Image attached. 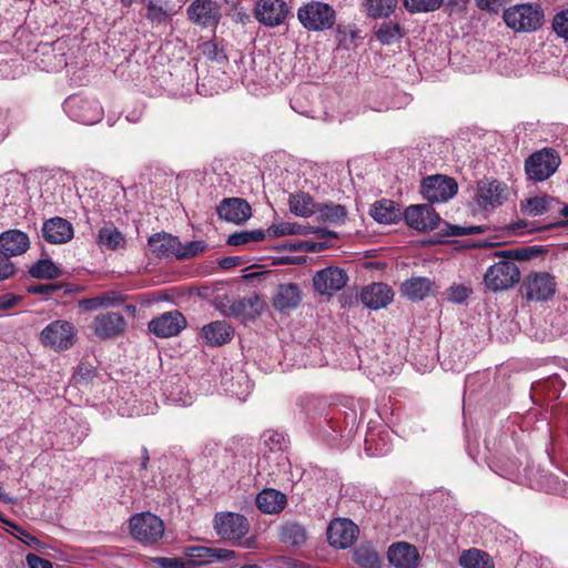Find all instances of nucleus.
<instances>
[{
    "instance_id": "obj_1",
    "label": "nucleus",
    "mask_w": 568,
    "mask_h": 568,
    "mask_svg": "<svg viewBox=\"0 0 568 568\" xmlns=\"http://www.w3.org/2000/svg\"><path fill=\"white\" fill-rule=\"evenodd\" d=\"M506 26L515 32H532L544 23V11L538 4L521 3L504 11Z\"/></svg>"
},
{
    "instance_id": "obj_2",
    "label": "nucleus",
    "mask_w": 568,
    "mask_h": 568,
    "mask_svg": "<svg viewBox=\"0 0 568 568\" xmlns=\"http://www.w3.org/2000/svg\"><path fill=\"white\" fill-rule=\"evenodd\" d=\"M75 338V326L63 320L51 322L40 333L41 344L55 352L69 349L74 344Z\"/></svg>"
},
{
    "instance_id": "obj_3",
    "label": "nucleus",
    "mask_w": 568,
    "mask_h": 568,
    "mask_svg": "<svg viewBox=\"0 0 568 568\" xmlns=\"http://www.w3.org/2000/svg\"><path fill=\"white\" fill-rule=\"evenodd\" d=\"M520 281V271L516 263L500 260L488 267L484 275L485 286L493 292L506 291Z\"/></svg>"
},
{
    "instance_id": "obj_4",
    "label": "nucleus",
    "mask_w": 568,
    "mask_h": 568,
    "mask_svg": "<svg viewBox=\"0 0 568 568\" xmlns=\"http://www.w3.org/2000/svg\"><path fill=\"white\" fill-rule=\"evenodd\" d=\"M130 532L139 542L153 545L163 537L164 523L151 513L135 514L130 519Z\"/></svg>"
},
{
    "instance_id": "obj_5",
    "label": "nucleus",
    "mask_w": 568,
    "mask_h": 568,
    "mask_svg": "<svg viewBox=\"0 0 568 568\" xmlns=\"http://www.w3.org/2000/svg\"><path fill=\"white\" fill-rule=\"evenodd\" d=\"M297 17L304 28L313 31L327 30L335 23V11L324 2L313 1L298 9Z\"/></svg>"
},
{
    "instance_id": "obj_6",
    "label": "nucleus",
    "mask_w": 568,
    "mask_h": 568,
    "mask_svg": "<svg viewBox=\"0 0 568 568\" xmlns=\"http://www.w3.org/2000/svg\"><path fill=\"white\" fill-rule=\"evenodd\" d=\"M560 159L551 150H542L531 154L525 163V170L529 180L542 182L549 179L558 169Z\"/></svg>"
},
{
    "instance_id": "obj_7",
    "label": "nucleus",
    "mask_w": 568,
    "mask_h": 568,
    "mask_svg": "<svg viewBox=\"0 0 568 568\" xmlns=\"http://www.w3.org/2000/svg\"><path fill=\"white\" fill-rule=\"evenodd\" d=\"M509 195L510 191L504 182L483 179L477 183L475 201L479 207L488 210L501 206Z\"/></svg>"
},
{
    "instance_id": "obj_8",
    "label": "nucleus",
    "mask_w": 568,
    "mask_h": 568,
    "mask_svg": "<svg viewBox=\"0 0 568 568\" xmlns=\"http://www.w3.org/2000/svg\"><path fill=\"white\" fill-rule=\"evenodd\" d=\"M458 190L455 179L447 175H430L422 181L420 192L429 202H446L452 199Z\"/></svg>"
},
{
    "instance_id": "obj_9",
    "label": "nucleus",
    "mask_w": 568,
    "mask_h": 568,
    "mask_svg": "<svg viewBox=\"0 0 568 568\" xmlns=\"http://www.w3.org/2000/svg\"><path fill=\"white\" fill-rule=\"evenodd\" d=\"M555 277L546 272L528 274L521 285V292L529 301H546L556 292Z\"/></svg>"
},
{
    "instance_id": "obj_10",
    "label": "nucleus",
    "mask_w": 568,
    "mask_h": 568,
    "mask_svg": "<svg viewBox=\"0 0 568 568\" xmlns=\"http://www.w3.org/2000/svg\"><path fill=\"white\" fill-rule=\"evenodd\" d=\"M90 328L99 339H111L125 332L126 321L118 312H104L93 317Z\"/></svg>"
},
{
    "instance_id": "obj_11",
    "label": "nucleus",
    "mask_w": 568,
    "mask_h": 568,
    "mask_svg": "<svg viewBox=\"0 0 568 568\" xmlns=\"http://www.w3.org/2000/svg\"><path fill=\"white\" fill-rule=\"evenodd\" d=\"M214 529L223 539L239 540L248 531L246 518L235 513H220L214 518Z\"/></svg>"
},
{
    "instance_id": "obj_12",
    "label": "nucleus",
    "mask_w": 568,
    "mask_h": 568,
    "mask_svg": "<svg viewBox=\"0 0 568 568\" xmlns=\"http://www.w3.org/2000/svg\"><path fill=\"white\" fill-rule=\"evenodd\" d=\"M404 217L407 225L420 232L435 230L440 222L439 215L428 204L408 206Z\"/></svg>"
},
{
    "instance_id": "obj_13",
    "label": "nucleus",
    "mask_w": 568,
    "mask_h": 568,
    "mask_svg": "<svg viewBox=\"0 0 568 568\" xmlns=\"http://www.w3.org/2000/svg\"><path fill=\"white\" fill-rule=\"evenodd\" d=\"M348 281L344 270L338 267H326L318 271L313 277L315 290L322 295H331L342 290Z\"/></svg>"
},
{
    "instance_id": "obj_14",
    "label": "nucleus",
    "mask_w": 568,
    "mask_h": 568,
    "mask_svg": "<svg viewBox=\"0 0 568 568\" xmlns=\"http://www.w3.org/2000/svg\"><path fill=\"white\" fill-rule=\"evenodd\" d=\"M357 534V526L346 518L333 520L327 528V538L329 544L333 547L341 549L352 546Z\"/></svg>"
},
{
    "instance_id": "obj_15",
    "label": "nucleus",
    "mask_w": 568,
    "mask_h": 568,
    "mask_svg": "<svg viewBox=\"0 0 568 568\" xmlns=\"http://www.w3.org/2000/svg\"><path fill=\"white\" fill-rule=\"evenodd\" d=\"M186 325L183 315L175 312H168L153 318L149 323V329L158 337L168 338L178 335Z\"/></svg>"
},
{
    "instance_id": "obj_16",
    "label": "nucleus",
    "mask_w": 568,
    "mask_h": 568,
    "mask_svg": "<svg viewBox=\"0 0 568 568\" xmlns=\"http://www.w3.org/2000/svg\"><path fill=\"white\" fill-rule=\"evenodd\" d=\"M254 12L258 22L275 27L284 21L287 7L283 0H260Z\"/></svg>"
},
{
    "instance_id": "obj_17",
    "label": "nucleus",
    "mask_w": 568,
    "mask_h": 568,
    "mask_svg": "<svg viewBox=\"0 0 568 568\" xmlns=\"http://www.w3.org/2000/svg\"><path fill=\"white\" fill-rule=\"evenodd\" d=\"M217 214L227 222L242 224L251 217L252 210L245 200L230 197L221 202L217 207Z\"/></svg>"
},
{
    "instance_id": "obj_18",
    "label": "nucleus",
    "mask_w": 568,
    "mask_h": 568,
    "mask_svg": "<svg viewBox=\"0 0 568 568\" xmlns=\"http://www.w3.org/2000/svg\"><path fill=\"white\" fill-rule=\"evenodd\" d=\"M393 290L384 283H373L365 286L361 293V301L371 310H379L392 303Z\"/></svg>"
},
{
    "instance_id": "obj_19",
    "label": "nucleus",
    "mask_w": 568,
    "mask_h": 568,
    "mask_svg": "<svg viewBox=\"0 0 568 568\" xmlns=\"http://www.w3.org/2000/svg\"><path fill=\"white\" fill-rule=\"evenodd\" d=\"M191 21L201 26H212L219 21L220 9L212 0H195L187 8Z\"/></svg>"
},
{
    "instance_id": "obj_20",
    "label": "nucleus",
    "mask_w": 568,
    "mask_h": 568,
    "mask_svg": "<svg viewBox=\"0 0 568 568\" xmlns=\"http://www.w3.org/2000/svg\"><path fill=\"white\" fill-rule=\"evenodd\" d=\"M387 555L395 568H416L419 560L417 548L405 541L393 544Z\"/></svg>"
},
{
    "instance_id": "obj_21",
    "label": "nucleus",
    "mask_w": 568,
    "mask_h": 568,
    "mask_svg": "<svg viewBox=\"0 0 568 568\" xmlns=\"http://www.w3.org/2000/svg\"><path fill=\"white\" fill-rule=\"evenodd\" d=\"M42 234L48 242L62 244L73 237V227L69 221L57 216L43 223Z\"/></svg>"
},
{
    "instance_id": "obj_22",
    "label": "nucleus",
    "mask_w": 568,
    "mask_h": 568,
    "mask_svg": "<svg viewBox=\"0 0 568 568\" xmlns=\"http://www.w3.org/2000/svg\"><path fill=\"white\" fill-rule=\"evenodd\" d=\"M29 246V237L22 231L9 230L0 234V252L8 257L23 254Z\"/></svg>"
},
{
    "instance_id": "obj_23",
    "label": "nucleus",
    "mask_w": 568,
    "mask_h": 568,
    "mask_svg": "<svg viewBox=\"0 0 568 568\" xmlns=\"http://www.w3.org/2000/svg\"><path fill=\"white\" fill-rule=\"evenodd\" d=\"M68 106L74 109L73 115L83 124L91 125L102 119V109L95 101L73 98L68 100Z\"/></svg>"
},
{
    "instance_id": "obj_24",
    "label": "nucleus",
    "mask_w": 568,
    "mask_h": 568,
    "mask_svg": "<svg viewBox=\"0 0 568 568\" xmlns=\"http://www.w3.org/2000/svg\"><path fill=\"white\" fill-rule=\"evenodd\" d=\"M150 250L159 257L179 258L180 240L168 233H158L149 239Z\"/></svg>"
},
{
    "instance_id": "obj_25",
    "label": "nucleus",
    "mask_w": 568,
    "mask_h": 568,
    "mask_svg": "<svg viewBox=\"0 0 568 568\" xmlns=\"http://www.w3.org/2000/svg\"><path fill=\"white\" fill-rule=\"evenodd\" d=\"M287 504L285 494L274 488H265L256 496V506L264 514H278Z\"/></svg>"
},
{
    "instance_id": "obj_26",
    "label": "nucleus",
    "mask_w": 568,
    "mask_h": 568,
    "mask_svg": "<svg viewBox=\"0 0 568 568\" xmlns=\"http://www.w3.org/2000/svg\"><path fill=\"white\" fill-rule=\"evenodd\" d=\"M300 302V288L296 284L292 283L278 285L273 297V306L281 312L295 308Z\"/></svg>"
},
{
    "instance_id": "obj_27",
    "label": "nucleus",
    "mask_w": 568,
    "mask_h": 568,
    "mask_svg": "<svg viewBox=\"0 0 568 568\" xmlns=\"http://www.w3.org/2000/svg\"><path fill=\"white\" fill-rule=\"evenodd\" d=\"M232 327L225 321L212 322L202 328V337L211 346H220L231 341Z\"/></svg>"
},
{
    "instance_id": "obj_28",
    "label": "nucleus",
    "mask_w": 568,
    "mask_h": 568,
    "mask_svg": "<svg viewBox=\"0 0 568 568\" xmlns=\"http://www.w3.org/2000/svg\"><path fill=\"white\" fill-rule=\"evenodd\" d=\"M264 303L260 296L252 293L247 296L234 300L231 304L232 316L255 317L263 311Z\"/></svg>"
},
{
    "instance_id": "obj_29",
    "label": "nucleus",
    "mask_w": 568,
    "mask_h": 568,
    "mask_svg": "<svg viewBox=\"0 0 568 568\" xmlns=\"http://www.w3.org/2000/svg\"><path fill=\"white\" fill-rule=\"evenodd\" d=\"M398 0H364L363 12L372 19L388 18L396 10Z\"/></svg>"
},
{
    "instance_id": "obj_30",
    "label": "nucleus",
    "mask_w": 568,
    "mask_h": 568,
    "mask_svg": "<svg viewBox=\"0 0 568 568\" xmlns=\"http://www.w3.org/2000/svg\"><path fill=\"white\" fill-rule=\"evenodd\" d=\"M125 297L114 291L80 301V307L84 311H94L99 307H115L124 302Z\"/></svg>"
},
{
    "instance_id": "obj_31",
    "label": "nucleus",
    "mask_w": 568,
    "mask_h": 568,
    "mask_svg": "<svg viewBox=\"0 0 568 568\" xmlns=\"http://www.w3.org/2000/svg\"><path fill=\"white\" fill-rule=\"evenodd\" d=\"M317 219L322 222L339 225L343 224L347 217V211L341 204H320L316 209Z\"/></svg>"
},
{
    "instance_id": "obj_32",
    "label": "nucleus",
    "mask_w": 568,
    "mask_h": 568,
    "mask_svg": "<svg viewBox=\"0 0 568 568\" xmlns=\"http://www.w3.org/2000/svg\"><path fill=\"white\" fill-rule=\"evenodd\" d=\"M432 283L426 277H413L402 284V293L409 300H423L430 292Z\"/></svg>"
},
{
    "instance_id": "obj_33",
    "label": "nucleus",
    "mask_w": 568,
    "mask_h": 568,
    "mask_svg": "<svg viewBox=\"0 0 568 568\" xmlns=\"http://www.w3.org/2000/svg\"><path fill=\"white\" fill-rule=\"evenodd\" d=\"M371 215L378 223L389 224L399 217L400 212L394 202L383 200L373 205Z\"/></svg>"
},
{
    "instance_id": "obj_34",
    "label": "nucleus",
    "mask_w": 568,
    "mask_h": 568,
    "mask_svg": "<svg viewBox=\"0 0 568 568\" xmlns=\"http://www.w3.org/2000/svg\"><path fill=\"white\" fill-rule=\"evenodd\" d=\"M558 202L548 195L530 197L523 205V210L527 215H542L557 206Z\"/></svg>"
},
{
    "instance_id": "obj_35",
    "label": "nucleus",
    "mask_w": 568,
    "mask_h": 568,
    "mask_svg": "<svg viewBox=\"0 0 568 568\" xmlns=\"http://www.w3.org/2000/svg\"><path fill=\"white\" fill-rule=\"evenodd\" d=\"M316 209L317 205L308 194L297 193L290 196V210L295 215L306 217L316 214Z\"/></svg>"
},
{
    "instance_id": "obj_36",
    "label": "nucleus",
    "mask_w": 568,
    "mask_h": 568,
    "mask_svg": "<svg viewBox=\"0 0 568 568\" xmlns=\"http://www.w3.org/2000/svg\"><path fill=\"white\" fill-rule=\"evenodd\" d=\"M403 28L398 22L384 21L375 31L376 39L382 44H392L399 41L404 37Z\"/></svg>"
},
{
    "instance_id": "obj_37",
    "label": "nucleus",
    "mask_w": 568,
    "mask_h": 568,
    "mask_svg": "<svg viewBox=\"0 0 568 568\" xmlns=\"http://www.w3.org/2000/svg\"><path fill=\"white\" fill-rule=\"evenodd\" d=\"M354 561L362 568H378L381 558L371 544H365L355 548Z\"/></svg>"
},
{
    "instance_id": "obj_38",
    "label": "nucleus",
    "mask_w": 568,
    "mask_h": 568,
    "mask_svg": "<svg viewBox=\"0 0 568 568\" xmlns=\"http://www.w3.org/2000/svg\"><path fill=\"white\" fill-rule=\"evenodd\" d=\"M459 564L464 568H495L489 556L478 549L464 551Z\"/></svg>"
},
{
    "instance_id": "obj_39",
    "label": "nucleus",
    "mask_w": 568,
    "mask_h": 568,
    "mask_svg": "<svg viewBox=\"0 0 568 568\" xmlns=\"http://www.w3.org/2000/svg\"><path fill=\"white\" fill-rule=\"evenodd\" d=\"M98 242L100 245L105 246L109 250H116L125 245L123 234L114 226H104L100 229Z\"/></svg>"
},
{
    "instance_id": "obj_40",
    "label": "nucleus",
    "mask_w": 568,
    "mask_h": 568,
    "mask_svg": "<svg viewBox=\"0 0 568 568\" xmlns=\"http://www.w3.org/2000/svg\"><path fill=\"white\" fill-rule=\"evenodd\" d=\"M308 233H311V226L291 222L274 224L270 226L266 231V234L272 237H280L293 234L306 235Z\"/></svg>"
},
{
    "instance_id": "obj_41",
    "label": "nucleus",
    "mask_w": 568,
    "mask_h": 568,
    "mask_svg": "<svg viewBox=\"0 0 568 568\" xmlns=\"http://www.w3.org/2000/svg\"><path fill=\"white\" fill-rule=\"evenodd\" d=\"M210 547L204 546H190L183 549V555L187 558L185 560L186 568L197 567L211 564Z\"/></svg>"
},
{
    "instance_id": "obj_42",
    "label": "nucleus",
    "mask_w": 568,
    "mask_h": 568,
    "mask_svg": "<svg viewBox=\"0 0 568 568\" xmlns=\"http://www.w3.org/2000/svg\"><path fill=\"white\" fill-rule=\"evenodd\" d=\"M281 539L292 546H300L305 541L306 532L300 524L286 523L281 528Z\"/></svg>"
},
{
    "instance_id": "obj_43",
    "label": "nucleus",
    "mask_w": 568,
    "mask_h": 568,
    "mask_svg": "<svg viewBox=\"0 0 568 568\" xmlns=\"http://www.w3.org/2000/svg\"><path fill=\"white\" fill-rule=\"evenodd\" d=\"M29 274L34 278H57L61 275L59 267L50 260H39L29 270Z\"/></svg>"
},
{
    "instance_id": "obj_44",
    "label": "nucleus",
    "mask_w": 568,
    "mask_h": 568,
    "mask_svg": "<svg viewBox=\"0 0 568 568\" xmlns=\"http://www.w3.org/2000/svg\"><path fill=\"white\" fill-rule=\"evenodd\" d=\"M266 233L261 230L241 231L231 234L227 239V244L232 246L245 245L252 242L263 241Z\"/></svg>"
},
{
    "instance_id": "obj_45",
    "label": "nucleus",
    "mask_w": 568,
    "mask_h": 568,
    "mask_svg": "<svg viewBox=\"0 0 568 568\" xmlns=\"http://www.w3.org/2000/svg\"><path fill=\"white\" fill-rule=\"evenodd\" d=\"M444 0H404L405 8L413 13L429 12L439 9Z\"/></svg>"
},
{
    "instance_id": "obj_46",
    "label": "nucleus",
    "mask_w": 568,
    "mask_h": 568,
    "mask_svg": "<svg viewBox=\"0 0 568 568\" xmlns=\"http://www.w3.org/2000/svg\"><path fill=\"white\" fill-rule=\"evenodd\" d=\"M202 54L211 61L222 63L226 60L224 49L215 41H206L201 45Z\"/></svg>"
},
{
    "instance_id": "obj_47",
    "label": "nucleus",
    "mask_w": 568,
    "mask_h": 568,
    "mask_svg": "<svg viewBox=\"0 0 568 568\" xmlns=\"http://www.w3.org/2000/svg\"><path fill=\"white\" fill-rule=\"evenodd\" d=\"M142 3L146 6V18L152 22L161 23L166 19L168 13L162 6L156 4L153 0H142Z\"/></svg>"
},
{
    "instance_id": "obj_48",
    "label": "nucleus",
    "mask_w": 568,
    "mask_h": 568,
    "mask_svg": "<svg viewBox=\"0 0 568 568\" xmlns=\"http://www.w3.org/2000/svg\"><path fill=\"white\" fill-rule=\"evenodd\" d=\"M206 248V244L203 241H193L183 245L180 242L179 260L190 258L199 253H202Z\"/></svg>"
},
{
    "instance_id": "obj_49",
    "label": "nucleus",
    "mask_w": 568,
    "mask_h": 568,
    "mask_svg": "<svg viewBox=\"0 0 568 568\" xmlns=\"http://www.w3.org/2000/svg\"><path fill=\"white\" fill-rule=\"evenodd\" d=\"M552 29L558 37L568 40V9L558 12L554 17Z\"/></svg>"
},
{
    "instance_id": "obj_50",
    "label": "nucleus",
    "mask_w": 568,
    "mask_h": 568,
    "mask_svg": "<svg viewBox=\"0 0 568 568\" xmlns=\"http://www.w3.org/2000/svg\"><path fill=\"white\" fill-rule=\"evenodd\" d=\"M470 294V290L464 285H452L446 291L447 300L455 303L464 302Z\"/></svg>"
},
{
    "instance_id": "obj_51",
    "label": "nucleus",
    "mask_w": 568,
    "mask_h": 568,
    "mask_svg": "<svg viewBox=\"0 0 568 568\" xmlns=\"http://www.w3.org/2000/svg\"><path fill=\"white\" fill-rule=\"evenodd\" d=\"M94 376H95V368L92 365L87 364V363H81L78 366V371L75 373V379L79 383L87 384L90 381H92Z\"/></svg>"
},
{
    "instance_id": "obj_52",
    "label": "nucleus",
    "mask_w": 568,
    "mask_h": 568,
    "mask_svg": "<svg viewBox=\"0 0 568 568\" xmlns=\"http://www.w3.org/2000/svg\"><path fill=\"white\" fill-rule=\"evenodd\" d=\"M153 561L160 568H186L185 559L182 558L158 557Z\"/></svg>"
},
{
    "instance_id": "obj_53",
    "label": "nucleus",
    "mask_w": 568,
    "mask_h": 568,
    "mask_svg": "<svg viewBox=\"0 0 568 568\" xmlns=\"http://www.w3.org/2000/svg\"><path fill=\"white\" fill-rule=\"evenodd\" d=\"M210 560L211 564L214 561H224L231 560L235 558V552L233 550L223 549V548H211L210 547Z\"/></svg>"
},
{
    "instance_id": "obj_54",
    "label": "nucleus",
    "mask_w": 568,
    "mask_h": 568,
    "mask_svg": "<svg viewBox=\"0 0 568 568\" xmlns=\"http://www.w3.org/2000/svg\"><path fill=\"white\" fill-rule=\"evenodd\" d=\"M477 7L489 12H498L508 0H475Z\"/></svg>"
},
{
    "instance_id": "obj_55",
    "label": "nucleus",
    "mask_w": 568,
    "mask_h": 568,
    "mask_svg": "<svg viewBox=\"0 0 568 568\" xmlns=\"http://www.w3.org/2000/svg\"><path fill=\"white\" fill-rule=\"evenodd\" d=\"M14 273V265L9 261L8 256L0 255V281L7 280Z\"/></svg>"
},
{
    "instance_id": "obj_56",
    "label": "nucleus",
    "mask_w": 568,
    "mask_h": 568,
    "mask_svg": "<svg viewBox=\"0 0 568 568\" xmlns=\"http://www.w3.org/2000/svg\"><path fill=\"white\" fill-rule=\"evenodd\" d=\"M232 302L233 301H231L227 295H217L214 298V306L224 315L232 316V314H231Z\"/></svg>"
},
{
    "instance_id": "obj_57",
    "label": "nucleus",
    "mask_w": 568,
    "mask_h": 568,
    "mask_svg": "<svg viewBox=\"0 0 568 568\" xmlns=\"http://www.w3.org/2000/svg\"><path fill=\"white\" fill-rule=\"evenodd\" d=\"M20 301L21 297L12 293L0 295V311L10 310L14 307Z\"/></svg>"
},
{
    "instance_id": "obj_58",
    "label": "nucleus",
    "mask_w": 568,
    "mask_h": 568,
    "mask_svg": "<svg viewBox=\"0 0 568 568\" xmlns=\"http://www.w3.org/2000/svg\"><path fill=\"white\" fill-rule=\"evenodd\" d=\"M59 288L60 286L57 284H37L29 286L28 292L33 294L50 295Z\"/></svg>"
},
{
    "instance_id": "obj_59",
    "label": "nucleus",
    "mask_w": 568,
    "mask_h": 568,
    "mask_svg": "<svg viewBox=\"0 0 568 568\" xmlns=\"http://www.w3.org/2000/svg\"><path fill=\"white\" fill-rule=\"evenodd\" d=\"M27 564L29 568H53L51 561L43 559L34 554L27 555Z\"/></svg>"
},
{
    "instance_id": "obj_60",
    "label": "nucleus",
    "mask_w": 568,
    "mask_h": 568,
    "mask_svg": "<svg viewBox=\"0 0 568 568\" xmlns=\"http://www.w3.org/2000/svg\"><path fill=\"white\" fill-rule=\"evenodd\" d=\"M7 524L18 531L19 535H17V538H19L24 544H27L29 546L32 544H38V539L34 536H32L31 534H29L28 531H26L24 529L20 528L19 526H17L10 521H8Z\"/></svg>"
},
{
    "instance_id": "obj_61",
    "label": "nucleus",
    "mask_w": 568,
    "mask_h": 568,
    "mask_svg": "<svg viewBox=\"0 0 568 568\" xmlns=\"http://www.w3.org/2000/svg\"><path fill=\"white\" fill-rule=\"evenodd\" d=\"M483 232L481 226H469V227H463V226H453L452 227V235H467V234H474V233H480Z\"/></svg>"
},
{
    "instance_id": "obj_62",
    "label": "nucleus",
    "mask_w": 568,
    "mask_h": 568,
    "mask_svg": "<svg viewBox=\"0 0 568 568\" xmlns=\"http://www.w3.org/2000/svg\"><path fill=\"white\" fill-rule=\"evenodd\" d=\"M497 256H513L517 260H527L529 257L526 250L503 251L497 253Z\"/></svg>"
},
{
    "instance_id": "obj_63",
    "label": "nucleus",
    "mask_w": 568,
    "mask_h": 568,
    "mask_svg": "<svg viewBox=\"0 0 568 568\" xmlns=\"http://www.w3.org/2000/svg\"><path fill=\"white\" fill-rule=\"evenodd\" d=\"M311 233H315L317 235V237H322V239L336 236V234L333 231H328L326 229H321V227H317V229L311 227Z\"/></svg>"
},
{
    "instance_id": "obj_64",
    "label": "nucleus",
    "mask_w": 568,
    "mask_h": 568,
    "mask_svg": "<svg viewBox=\"0 0 568 568\" xmlns=\"http://www.w3.org/2000/svg\"><path fill=\"white\" fill-rule=\"evenodd\" d=\"M149 453L146 448H142V462H141V468L145 469L149 463Z\"/></svg>"
}]
</instances>
